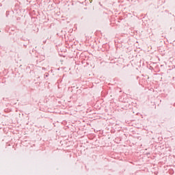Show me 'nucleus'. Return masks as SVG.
<instances>
[{"label":"nucleus","mask_w":175,"mask_h":175,"mask_svg":"<svg viewBox=\"0 0 175 175\" xmlns=\"http://www.w3.org/2000/svg\"><path fill=\"white\" fill-rule=\"evenodd\" d=\"M90 3H92V0H90Z\"/></svg>","instance_id":"1"}]
</instances>
